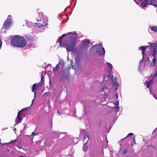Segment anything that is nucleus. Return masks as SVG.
Returning a JSON list of instances; mask_svg holds the SVG:
<instances>
[{
  "label": "nucleus",
  "instance_id": "43",
  "mask_svg": "<svg viewBox=\"0 0 157 157\" xmlns=\"http://www.w3.org/2000/svg\"><path fill=\"white\" fill-rule=\"evenodd\" d=\"M58 114H59V110H58Z\"/></svg>",
  "mask_w": 157,
  "mask_h": 157
},
{
  "label": "nucleus",
  "instance_id": "9",
  "mask_svg": "<svg viewBox=\"0 0 157 157\" xmlns=\"http://www.w3.org/2000/svg\"><path fill=\"white\" fill-rule=\"evenodd\" d=\"M105 64L107 66V67L109 69V71H108V76L109 77L111 75L112 71V65L109 63L107 62Z\"/></svg>",
  "mask_w": 157,
  "mask_h": 157
},
{
  "label": "nucleus",
  "instance_id": "30",
  "mask_svg": "<svg viewBox=\"0 0 157 157\" xmlns=\"http://www.w3.org/2000/svg\"><path fill=\"white\" fill-rule=\"evenodd\" d=\"M9 18L10 19V20H11V21H12V19L11 18V16L10 15H9L7 19H8Z\"/></svg>",
  "mask_w": 157,
  "mask_h": 157
},
{
  "label": "nucleus",
  "instance_id": "49",
  "mask_svg": "<svg viewBox=\"0 0 157 157\" xmlns=\"http://www.w3.org/2000/svg\"><path fill=\"white\" fill-rule=\"evenodd\" d=\"M63 64H64V63L63 62H62Z\"/></svg>",
  "mask_w": 157,
  "mask_h": 157
},
{
  "label": "nucleus",
  "instance_id": "20",
  "mask_svg": "<svg viewBox=\"0 0 157 157\" xmlns=\"http://www.w3.org/2000/svg\"><path fill=\"white\" fill-rule=\"evenodd\" d=\"M59 133H58L57 132H53V135H54V138H58L59 137Z\"/></svg>",
  "mask_w": 157,
  "mask_h": 157
},
{
  "label": "nucleus",
  "instance_id": "3",
  "mask_svg": "<svg viewBox=\"0 0 157 157\" xmlns=\"http://www.w3.org/2000/svg\"><path fill=\"white\" fill-rule=\"evenodd\" d=\"M96 47L97 48L96 50L97 52L99 55L104 56L105 54V50L104 48L102 47V43L96 44L93 46L92 48ZM92 48H91V49Z\"/></svg>",
  "mask_w": 157,
  "mask_h": 157
},
{
  "label": "nucleus",
  "instance_id": "41",
  "mask_svg": "<svg viewBox=\"0 0 157 157\" xmlns=\"http://www.w3.org/2000/svg\"><path fill=\"white\" fill-rule=\"evenodd\" d=\"M117 98H118V95L117 93Z\"/></svg>",
  "mask_w": 157,
  "mask_h": 157
},
{
  "label": "nucleus",
  "instance_id": "44",
  "mask_svg": "<svg viewBox=\"0 0 157 157\" xmlns=\"http://www.w3.org/2000/svg\"><path fill=\"white\" fill-rule=\"evenodd\" d=\"M26 128V126H25V127H24V129H25V128Z\"/></svg>",
  "mask_w": 157,
  "mask_h": 157
},
{
  "label": "nucleus",
  "instance_id": "46",
  "mask_svg": "<svg viewBox=\"0 0 157 157\" xmlns=\"http://www.w3.org/2000/svg\"><path fill=\"white\" fill-rule=\"evenodd\" d=\"M61 133H63V132H61L60 133H59V134H61Z\"/></svg>",
  "mask_w": 157,
  "mask_h": 157
},
{
  "label": "nucleus",
  "instance_id": "7",
  "mask_svg": "<svg viewBox=\"0 0 157 157\" xmlns=\"http://www.w3.org/2000/svg\"><path fill=\"white\" fill-rule=\"evenodd\" d=\"M25 109H22L20 112H19L17 114V116L16 118L15 122L16 124H14V126L17 125V124H18L19 123L21 122V121L22 119V118L21 117V116H20V112L22 111L23 110H24Z\"/></svg>",
  "mask_w": 157,
  "mask_h": 157
},
{
  "label": "nucleus",
  "instance_id": "28",
  "mask_svg": "<svg viewBox=\"0 0 157 157\" xmlns=\"http://www.w3.org/2000/svg\"><path fill=\"white\" fill-rule=\"evenodd\" d=\"M0 143L3 145H7L8 144H9V143H3V144H2Z\"/></svg>",
  "mask_w": 157,
  "mask_h": 157
},
{
  "label": "nucleus",
  "instance_id": "11",
  "mask_svg": "<svg viewBox=\"0 0 157 157\" xmlns=\"http://www.w3.org/2000/svg\"><path fill=\"white\" fill-rule=\"evenodd\" d=\"M83 135L84 136V141L87 138V136H86V135L85 130L84 129H82L80 131L79 136L80 137H81Z\"/></svg>",
  "mask_w": 157,
  "mask_h": 157
},
{
  "label": "nucleus",
  "instance_id": "13",
  "mask_svg": "<svg viewBox=\"0 0 157 157\" xmlns=\"http://www.w3.org/2000/svg\"><path fill=\"white\" fill-rule=\"evenodd\" d=\"M113 82V84L115 85L116 86V90H117L119 86V84L117 82V79L115 78L113 79H112Z\"/></svg>",
  "mask_w": 157,
  "mask_h": 157
},
{
  "label": "nucleus",
  "instance_id": "5",
  "mask_svg": "<svg viewBox=\"0 0 157 157\" xmlns=\"http://www.w3.org/2000/svg\"><path fill=\"white\" fill-rule=\"evenodd\" d=\"M41 19H39L37 18V21L38 22L37 23H34V25L36 27H37L39 28L40 27H44L46 26H47L48 25V23H45V24L43 21H42V23L39 22V21H40V22L41 21Z\"/></svg>",
  "mask_w": 157,
  "mask_h": 157
},
{
  "label": "nucleus",
  "instance_id": "31",
  "mask_svg": "<svg viewBox=\"0 0 157 157\" xmlns=\"http://www.w3.org/2000/svg\"><path fill=\"white\" fill-rule=\"evenodd\" d=\"M150 86V85H149V84L147 83V87L148 88H149Z\"/></svg>",
  "mask_w": 157,
  "mask_h": 157
},
{
  "label": "nucleus",
  "instance_id": "45",
  "mask_svg": "<svg viewBox=\"0 0 157 157\" xmlns=\"http://www.w3.org/2000/svg\"><path fill=\"white\" fill-rule=\"evenodd\" d=\"M14 131L16 130V128H14Z\"/></svg>",
  "mask_w": 157,
  "mask_h": 157
},
{
  "label": "nucleus",
  "instance_id": "17",
  "mask_svg": "<svg viewBox=\"0 0 157 157\" xmlns=\"http://www.w3.org/2000/svg\"><path fill=\"white\" fill-rule=\"evenodd\" d=\"M152 56L153 57V58L152 59V62L153 63L152 67H154L155 63L157 62V59L156 56Z\"/></svg>",
  "mask_w": 157,
  "mask_h": 157
},
{
  "label": "nucleus",
  "instance_id": "35",
  "mask_svg": "<svg viewBox=\"0 0 157 157\" xmlns=\"http://www.w3.org/2000/svg\"><path fill=\"white\" fill-rule=\"evenodd\" d=\"M157 76V72H156L154 75V77H155Z\"/></svg>",
  "mask_w": 157,
  "mask_h": 157
},
{
  "label": "nucleus",
  "instance_id": "50",
  "mask_svg": "<svg viewBox=\"0 0 157 157\" xmlns=\"http://www.w3.org/2000/svg\"><path fill=\"white\" fill-rule=\"evenodd\" d=\"M112 77H113V75H112Z\"/></svg>",
  "mask_w": 157,
  "mask_h": 157
},
{
  "label": "nucleus",
  "instance_id": "51",
  "mask_svg": "<svg viewBox=\"0 0 157 157\" xmlns=\"http://www.w3.org/2000/svg\"><path fill=\"white\" fill-rule=\"evenodd\" d=\"M1 140V139H0V140Z\"/></svg>",
  "mask_w": 157,
  "mask_h": 157
},
{
  "label": "nucleus",
  "instance_id": "4",
  "mask_svg": "<svg viewBox=\"0 0 157 157\" xmlns=\"http://www.w3.org/2000/svg\"><path fill=\"white\" fill-rule=\"evenodd\" d=\"M133 135V134L132 133H129L128 135L125 138L121 139V140L119 141V142H121L123 140H125L126 141V142L128 143L129 141L131 140V145L132 146L134 144L136 143V142L135 140V139L134 137L132 138H130L129 137L130 136H132Z\"/></svg>",
  "mask_w": 157,
  "mask_h": 157
},
{
  "label": "nucleus",
  "instance_id": "25",
  "mask_svg": "<svg viewBox=\"0 0 157 157\" xmlns=\"http://www.w3.org/2000/svg\"><path fill=\"white\" fill-rule=\"evenodd\" d=\"M16 140H12L10 142H9V144H10V143H11V144H13L16 141Z\"/></svg>",
  "mask_w": 157,
  "mask_h": 157
},
{
  "label": "nucleus",
  "instance_id": "15",
  "mask_svg": "<svg viewBox=\"0 0 157 157\" xmlns=\"http://www.w3.org/2000/svg\"><path fill=\"white\" fill-rule=\"evenodd\" d=\"M62 63V62H61V61H60L58 64L56 65V67H55L53 68V71H55L58 70L59 68V65H61Z\"/></svg>",
  "mask_w": 157,
  "mask_h": 157
},
{
  "label": "nucleus",
  "instance_id": "24",
  "mask_svg": "<svg viewBox=\"0 0 157 157\" xmlns=\"http://www.w3.org/2000/svg\"><path fill=\"white\" fill-rule=\"evenodd\" d=\"M127 152L128 151H127V150H125L122 153V154L123 155H126L127 153Z\"/></svg>",
  "mask_w": 157,
  "mask_h": 157
},
{
  "label": "nucleus",
  "instance_id": "32",
  "mask_svg": "<svg viewBox=\"0 0 157 157\" xmlns=\"http://www.w3.org/2000/svg\"><path fill=\"white\" fill-rule=\"evenodd\" d=\"M39 16H42L43 15V13H39Z\"/></svg>",
  "mask_w": 157,
  "mask_h": 157
},
{
  "label": "nucleus",
  "instance_id": "23",
  "mask_svg": "<svg viewBox=\"0 0 157 157\" xmlns=\"http://www.w3.org/2000/svg\"><path fill=\"white\" fill-rule=\"evenodd\" d=\"M143 59H144L143 58L142 59L140 60L139 62V68H140L141 67V63L143 62Z\"/></svg>",
  "mask_w": 157,
  "mask_h": 157
},
{
  "label": "nucleus",
  "instance_id": "14",
  "mask_svg": "<svg viewBox=\"0 0 157 157\" xmlns=\"http://www.w3.org/2000/svg\"><path fill=\"white\" fill-rule=\"evenodd\" d=\"M88 139L86 141L85 143L83 145V150L85 151L86 152L88 149V146H87V143L88 141V140L89 139V136H87Z\"/></svg>",
  "mask_w": 157,
  "mask_h": 157
},
{
  "label": "nucleus",
  "instance_id": "36",
  "mask_svg": "<svg viewBox=\"0 0 157 157\" xmlns=\"http://www.w3.org/2000/svg\"><path fill=\"white\" fill-rule=\"evenodd\" d=\"M153 96L157 100V96H155L154 95H153Z\"/></svg>",
  "mask_w": 157,
  "mask_h": 157
},
{
  "label": "nucleus",
  "instance_id": "38",
  "mask_svg": "<svg viewBox=\"0 0 157 157\" xmlns=\"http://www.w3.org/2000/svg\"><path fill=\"white\" fill-rule=\"evenodd\" d=\"M147 1V0H144V2H146Z\"/></svg>",
  "mask_w": 157,
  "mask_h": 157
},
{
  "label": "nucleus",
  "instance_id": "37",
  "mask_svg": "<svg viewBox=\"0 0 157 157\" xmlns=\"http://www.w3.org/2000/svg\"><path fill=\"white\" fill-rule=\"evenodd\" d=\"M146 6L147 5H144L143 7L142 8H143L144 7H146Z\"/></svg>",
  "mask_w": 157,
  "mask_h": 157
},
{
  "label": "nucleus",
  "instance_id": "26",
  "mask_svg": "<svg viewBox=\"0 0 157 157\" xmlns=\"http://www.w3.org/2000/svg\"><path fill=\"white\" fill-rule=\"evenodd\" d=\"M2 40L1 39V38H0V50L1 49V48L2 46Z\"/></svg>",
  "mask_w": 157,
  "mask_h": 157
},
{
  "label": "nucleus",
  "instance_id": "10",
  "mask_svg": "<svg viewBox=\"0 0 157 157\" xmlns=\"http://www.w3.org/2000/svg\"><path fill=\"white\" fill-rule=\"evenodd\" d=\"M43 82L40 81V82L37 83H35L33 86V87L32 88V91L34 92V97L35 96L36 91L35 90H36V88L38 86H41Z\"/></svg>",
  "mask_w": 157,
  "mask_h": 157
},
{
  "label": "nucleus",
  "instance_id": "12",
  "mask_svg": "<svg viewBox=\"0 0 157 157\" xmlns=\"http://www.w3.org/2000/svg\"><path fill=\"white\" fill-rule=\"evenodd\" d=\"M90 40L89 39H87L86 40L83 41L82 44L84 47L86 49H87L89 47V44L90 43Z\"/></svg>",
  "mask_w": 157,
  "mask_h": 157
},
{
  "label": "nucleus",
  "instance_id": "22",
  "mask_svg": "<svg viewBox=\"0 0 157 157\" xmlns=\"http://www.w3.org/2000/svg\"><path fill=\"white\" fill-rule=\"evenodd\" d=\"M116 106L115 107V108H116V109H117L116 111V112H117L119 111V107L118 106V105H119L118 101L117 102H116Z\"/></svg>",
  "mask_w": 157,
  "mask_h": 157
},
{
  "label": "nucleus",
  "instance_id": "39",
  "mask_svg": "<svg viewBox=\"0 0 157 157\" xmlns=\"http://www.w3.org/2000/svg\"><path fill=\"white\" fill-rule=\"evenodd\" d=\"M48 66H51V64H48Z\"/></svg>",
  "mask_w": 157,
  "mask_h": 157
},
{
  "label": "nucleus",
  "instance_id": "48",
  "mask_svg": "<svg viewBox=\"0 0 157 157\" xmlns=\"http://www.w3.org/2000/svg\"><path fill=\"white\" fill-rule=\"evenodd\" d=\"M155 129H155V130H154L153 132H154V131H155Z\"/></svg>",
  "mask_w": 157,
  "mask_h": 157
},
{
  "label": "nucleus",
  "instance_id": "27",
  "mask_svg": "<svg viewBox=\"0 0 157 157\" xmlns=\"http://www.w3.org/2000/svg\"><path fill=\"white\" fill-rule=\"evenodd\" d=\"M44 77L43 76V74L42 75L41 81V82H43L44 81Z\"/></svg>",
  "mask_w": 157,
  "mask_h": 157
},
{
  "label": "nucleus",
  "instance_id": "18",
  "mask_svg": "<svg viewBox=\"0 0 157 157\" xmlns=\"http://www.w3.org/2000/svg\"><path fill=\"white\" fill-rule=\"evenodd\" d=\"M62 76L63 78H67L68 77V74L64 72L62 73Z\"/></svg>",
  "mask_w": 157,
  "mask_h": 157
},
{
  "label": "nucleus",
  "instance_id": "47",
  "mask_svg": "<svg viewBox=\"0 0 157 157\" xmlns=\"http://www.w3.org/2000/svg\"><path fill=\"white\" fill-rule=\"evenodd\" d=\"M147 59L148 60L149 59V58L148 57H147Z\"/></svg>",
  "mask_w": 157,
  "mask_h": 157
},
{
  "label": "nucleus",
  "instance_id": "21",
  "mask_svg": "<svg viewBox=\"0 0 157 157\" xmlns=\"http://www.w3.org/2000/svg\"><path fill=\"white\" fill-rule=\"evenodd\" d=\"M151 47L153 48L155 47H157V42L154 43H150Z\"/></svg>",
  "mask_w": 157,
  "mask_h": 157
},
{
  "label": "nucleus",
  "instance_id": "19",
  "mask_svg": "<svg viewBox=\"0 0 157 157\" xmlns=\"http://www.w3.org/2000/svg\"><path fill=\"white\" fill-rule=\"evenodd\" d=\"M151 29L155 32L157 31V27L155 26H152L151 27Z\"/></svg>",
  "mask_w": 157,
  "mask_h": 157
},
{
  "label": "nucleus",
  "instance_id": "34",
  "mask_svg": "<svg viewBox=\"0 0 157 157\" xmlns=\"http://www.w3.org/2000/svg\"><path fill=\"white\" fill-rule=\"evenodd\" d=\"M36 134H35V133L34 132H33L32 133V135H33V136H35V135Z\"/></svg>",
  "mask_w": 157,
  "mask_h": 157
},
{
  "label": "nucleus",
  "instance_id": "40",
  "mask_svg": "<svg viewBox=\"0 0 157 157\" xmlns=\"http://www.w3.org/2000/svg\"><path fill=\"white\" fill-rule=\"evenodd\" d=\"M29 23H26V25L28 26V24H29Z\"/></svg>",
  "mask_w": 157,
  "mask_h": 157
},
{
  "label": "nucleus",
  "instance_id": "1",
  "mask_svg": "<svg viewBox=\"0 0 157 157\" xmlns=\"http://www.w3.org/2000/svg\"><path fill=\"white\" fill-rule=\"evenodd\" d=\"M71 33H68L67 34H63L61 37H59L57 42L60 43L59 46L65 48L67 51H73L77 40V34L76 33L72 34L69 38V41L67 44H63L61 43L62 39L67 35H70Z\"/></svg>",
  "mask_w": 157,
  "mask_h": 157
},
{
  "label": "nucleus",
  "instance_id": "29",
  "mask_svg": "<svg viewBox=\"0 0 157 157\" xmlns=\"http://www.w3.org/2000/svg\"><path fill=\"white\" fill-rule=\"evenodd\" d=\"M153 79H151L148 82H147V83H148V84H149V85H150L151 83V82H153Z\"/></svg>",
  "mask_w": 157,
  "mask_h": 157
},
{
  "label": "nucleus",
  "instance_id": "8",
  "mask_svg": "<svg viewBox=\"0 0 157 157\" xmlns=\"http://www.w3.org/2000/svg\"><path fill=\"white\" fill-rule=\"evenodd\" d=\"M147 47V46H141L138 48V49L139 50L142 51V54L143 55V59L145 58V56L146 55L145 52Z\"/></svg>",
  "mask_w": 157,
  "mask_h": 157
},
{
  "label": "nucleus",
  "instance_id": "6",
  "mask_svg": "<svg viewBox=\"0 0 157 157\" xmlns=\"http://www.w3.org/2000/svg\"><path fill=\"white\" fill-rule=\"evenodd\" d=\"M12 21H11L10 18L7 19L4 22L2 28L7 29L10 27V26L12 24Z\"/></svg>",
  "mask_w": 157,
  "mask_h": 157
},
{
  "label": "nucleus",
  "instance_id": "16",
  "mask_svg": "<svg viewBox=\"0 0 157 157\" xmlns=\"http://www.w3.org/2000/svg\"><path fill=\"white\" fill-rule=\"evenodd\" d=\"M153 54L152 56H156L157 52V47H155L152 49Z\"/></svg>",
  "mask_w": 157,
  "mask_h": 157
},
{
  "label": "nucleus",
  "instance_id": "42",
  "mask_svg": "<svg viewBox=\"0 0 157 157\" xmlns=\"http://www.w3.org/2000/svg\"><path fill=\"white\" fill-rule=\"evenodd\" d=\"M77 60V57H76V58H75V61H76Z\"/></svg>",
  "mask_w": 157,
  "mask_h": 157
},
{
  "label": "nucleus",
  "instance_id": "33",
  "mask_svg": "<svg viewBox=\"0 0 157 157\" xmlns=\"http://www.w3.org/2000/svg\"><path fill=\"white\" fill-rule=\"evenodd\" d=\"M83 112L84 113V114H85L86 113V111L85 109L83 110Z\"/></svg>",
  "mask_w": 157,
  "mask_h": 157
},
{
  "label": "nucleus",
  "instance_id": "2",
  "mask_svg": "<svg viewBox=\"0 0 157 157\" xmlns=\"http://www.w3.org/2000/svg\"><path fill=\"white\" fill-rule=\"evenodd\" d=\"M11 44L14 47L24 48L26 45V42L23 37L16 35L11 38Z\"/></svg>",
  "mask_w": 157,
  "mask_h": 157
}]
</instances>
